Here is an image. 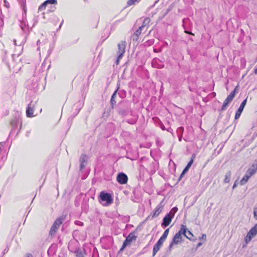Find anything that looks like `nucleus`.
I'll return each instance as SVG.
<instances>
[{
	"instance_id": "nucleus-14",
	"label": "nucleus",
	"mask_w": 257,
	"mask_h": 257,
	"mask_svg": "<svg viewBox=\"0 0 257 257\" xmlns=\"http://www.w3.org/2000/svg\"><path fill=\"white\" fill-rule=\"evenodd\" d=\"M257 171V164H253L249 168L246 172V174L251 177L254 175Z\"/></svg>"
},
{
	"instance_id": "nucleus-40",
	"label": "nucleus",
	"mask_w": 257,
	"mask_h": 257,
	"mask_svg": "<svg viewBox=\"0 0 257 257\" xmlns=\"http://www.w3.org/2000/svg\"><path fill=\"white\" fill-rule=\"evenodd\" d=\"M160 127H161V128L163 130V131H165V130H166V128L165 127V126H164V125L163 124L162 122H161V123H160Z\"/></svg>"
},
{
	"instance_id": "nucleus-34",
	"label": "nucleus",
	"mask_w": 257,
	"mask_h": 257,
	"mask_svg": "<svg viewBox=\"0 0 257 257\" xmlns=\"http://www.w3.org/2000/svg\"><path fill=\"white\" fill-rule=\"evenodd\" d=\"M164 241V240H161V238H160L156 244L161 247L163 244Z\"/></svg>"
},
{
	"instance_id": "nucleus-17",
	"label": "nucleus",
	"mask_w": 257,
	"mask_h": 257,
	"mask_svg": "<svg viewBox=\"0 0 257 257\" xmlns=\"http://www.w3.org/2000/svg\"><path fill=\"white\" fill-rule=\"evenodd\" d=\"M74 253L76 257H84L85 250L84 248H77L74 251Z\"/></svg>"
},
{
	"instance_id": "nucleus-13",
	"label": "nucleus",
	"mask_w": 257,
	"mask_h": 257,
	"mask_svg": "<svg viewBox=\"0 0 257 257\" xmlns=\"http://www.w3.org/2000/svg\"><path fill=\"white\" fill-rule=\"evenodd\" d=\"M34 104L31 102L27 106L26 109V115L28 117H32L34 115Z\"/></svg>"
},
{
	"instance_id": "nucleus-33",
	"label": "nucleus",
	"mask_w": 257,
	"mask_h": 257,
	"mask_svg": "<svg viewBox=\"0 0 257 257\" xmlns=\"http://www.w3.org/2000/svg\"><path fill=\"white\" fill-rule=\"evenodd\" d=\"M228 105V104H226V103H225L224 102H223V103L221 108L220 111H224L225 110H226Z\"/></svg>"
},
{
	"instance_id": "nucleus-44",
	"label": "nucleus",
	"mask_w": 257,
	"mask_h": 257,
	"mask_svg": "<svg viewBox=\"0 0 257 257\" xmlns=\"http://www.w3.org/2000/svg\"><path fill=\"white\" fill-rule=\"evenodd\" d=\"M175 244V243H173V241H172V242H171V243L170 244L169 246V248L170 249H171L173 244Z\"/></svg>"
},
{
	"instance_id": "nucleus-18",
	"label": "nucleus",
	"mask_w": 257,
	"mask_h": 257,
	"mask_svg": "<svg viewBox=\"0 0 257 257\" xmlns=\"http://www.w3.org/2000/svg\"><path fill=\"white\" fill-rule=\"evenodd\" d=\"M117 89L114 91V92L112 94L111 99H110V104L112 106V107H113V105L116 103V101L115 100V97L116 95V93L119 88V86H120L119 83H117Z\"/></svg>"
},
{
	"instance_id": "nucleus-16",
	"label": "nucleus",
	"mask_w": 257,
	"mask_h": 257,
	"mask_svg": "<svg viewBox=\"0 0 257 257\" xmlns=\"http://www.w3.org/2000/svg\"><path fill=\"white\" fill-rule=\"evenodd\" d=\"M163 205L160 203L155 209L153 215V217L158 216L162 211L163 209Z\"/></svg>"
},
{
	"instance_id": "nucleus-35",
	"label": "nucleus",
	"mask_w": 257,
	"mask_h": 257,
	"mask_svg": "<svg viewBox=\"0 0 257 257\" xmlns=\"http://www.w3.org/2000/svg\"><path fill=\"white\" fill-rule=\"evenodd\" d=\"M130 242H131L130 241H127V238H126V239H125V240L124 241V242L123 243L122 248L125 247L127 245H128V244Z\"/></svg>"
},
{
	"instance_id": "nucleus-39",
	"label": "nucleus",
	"mask_w": 257,
	"mask_h": 257,
	"mask_svg": "<svg viewBox=\"0 0 257 257\" xmlns=\"http://www.w3.org/2000/svg\"><path fill=\"white\" fill-rule=\"evenodd\" d=\"M231 101H232V100L227 97L224 101V102L225 103H226V104H229Z\"/></svg>"
},
{
	"instance_id": "nucleus-10",
	"label": "nucleus",
	"mask_w": 257,
	"mask_h": 257,
	"mask_svg": "<svg viewBox=\"0 0 257 257\" xmlns=\"http://www.w3.org/2000/svg\"><path fill=\"white\" fill-rule=\"evenodd\" d=\"M19 123L20 124V129L22 125V121L21 119L20 118L15 117L11 120L10 124L12 127V131H13L15 129H16L18 127V125Z\"/></svg>"
},
{
	"instance_id": "nucleus-5",
	"label": "nucleus",
	"mask_w": 257,
	"mask_h": 257,
	"mask_svg": "<svg viewBox=\"0 0 257 257\" xmlns=\"http://www.w3.org/2000/svg\"><path fill=\"white\" fill-rule=\"evenodd\" d=\"M125 47L126 42L125 41H122L118 44V51L117 52L118 57L115 62L116 65L119 64V60L122 57L125 52Z\"/></svg>"
},
{
	"instance_id": "nucleus-22",
	"label": "nucleus",
	"mask_w": 257,
	"mask_h": 257,
	"mask_svg": "<svg viewBox=\"0 0 257 257\" xmlns=\"http://www.w3.org/2000/svg\"><path fill=\"white\" fill-rule=\"evenodd\" d=\"M126 238L127 241H130V242H131L132 240L136 239L137 236L135 235L134 233L131 232L128 234Z\"/></svg>"
},
{
	"instance_id": "nucleus-58",
	"label": "nucleus",
	"mask_w": 257,
	"mask_h": 257,
	"mask_svg": "<svg viewBox=\"0 0 257 257\" xmlns=\"http://www.w3.org/2000/svg\"><path fill=\"white\" fill-rule=\"evenodd\" d=\"M14 44L16 45V40L14 41Z\"/></svg>"
},
{
	"instance_id": "nucleus-12",
	"label": "nucleus",
	"mask_w": 257,
	"mask_h": 257,
	"mask_svg": "<svg viewBox=\"0 0 257 257\" xmlns=\"http://www.w3.org/2000/svg\"><path fill=\"white\" fill-rule=\"evenodd\" d=\"M172 219L173 218L170 215L167 214L163 219V222L161 224L162 227L164 228L168 226L171 223Z\"/></svg>"
},
{
	"instance_id": "nucleus-21",
	"label": "nucleus",
	"mask_w": 257,
	"mask_h": 257,
	"mask_svg": "<svg viewBox=\"0 0 257 257\" xmlns=\"http://www.w3.org/2000/svg\"><path fill=\"white\" fill-rule=\"evenodd\" d=\"M237 87H238V85L235 87L234 89L230 93V94H229V95H228V96L227 97L229 99H231V100H232L234 98L236 93L237 92Z\"/></svg>"
},
{
	"instance_id": "nucleus-41",
	"label": "nucleus",
	"mask_w": 257,
	"mask_h": 257,
	"mask_svg": "<svg viewBox=\"0 0 257 257\" xmlns=\"http://www.w3.org/2000/svg\"><path fill=\"white\" fill-rule=\"evenodd\" d=\"M166 130L168 132H170V133L171 134H173V129L171 128V127H169L168 128H166Z\"/></svg>"
},
{
	"instance_id": "nucleus-7",
	"label": "nucleus",
	"mask_w": 257,
	"mask_h": 257,
	"mask_svg": "<svg viewBox=\"0 0 257 257\" xmlns=\"http://www.w3.org/2000/svg\"><path fill=\"white\" fill-rule=\"evenodd\" d=\"M152 65L153 67L158 69L163 68L165 66L163 63V61L161 60L160 59L157 58H154L152 60Z\"/></svg>"
},
{
	"instance_id": "nucleus-59",
	"label": "nucleus",
	"mask_w": 257,
	"mask_h": 257,
	"mask_svg": "<svg viewBox=\"0 0 257 257\" xmlns=\"http://www.w3.org/2000/svg\"><path fill=\"white\" fill-rule=\"evenodd\" d=\"M213 95H214V96L216 95L215 93V92H213Z\"/></svg>"
},
{
	"instance_id": "nucleus-23",
	"label": "nucleus",
	"mask_w": 257,
	"mask_h": 257,
	"mask_svg": "<svg viewBox=\"0 0 257 257\" xmlns=\"http://www.w3.org/2000/svg\"><path fill=\"white\" fill-rule=\"evenodd\" d=\"M185 235H184L187 238L189 239V240H193L192 237H193V234L192 233L189 231V230H186V232L185 233Z\"/></svg>"
},
{
	"instance_id": "nucleus-32",
	"label": "nucleus",
	"mask_w": 257,
	"mask_h": 257,
	"mask_svg": "<svg viewBox=\"0 0 257 257\" xmlns=\"http://www.w3.org/2000/svg\"><path fill=\"white\" fill-rule=\"evenodd\" d=\"M189 168H187V167H185V168L183 169L182 173L181 174V175L179 178V180L181 179L182 177L184 175V174L188 171Z\"/></svg>"
},
{
	"instance_id": "nucleus-1",
	"label": "nucleus",
	"mask_w": 257,
	"mask_h": 257,
	"mask_svg": "<svg viewBox=\"0 0 257 257\" xmlns=\"http://www.w3.org/2000/svg\"><path fill=\"white\" fill-rule=\"evenodd\" d=\"M99 201L103 206H108L113 202L111 195L108 193L102 191L99 195Z\"/></svg>"
},
{
	"instance_id": "nucleus-42",
	"label": "nucleus",
	"mask_w": 257,
	"mask_h": 257,
	"mask_svg": "<svg viewBox=\"0 0 257 257\" xmlns=\"http://www.w3.org/2000/svg\"><path fill=\"white\" fill-rule=\"evenodd\" d=\"M206 235L205 234H203L202 237H199V239H206Z\"/></svg>"
},
{
	"instance_id": "nucleus-49",
	"label": "nucleus",
	"mask_w": 257,
	"mask_h": 257,
	"mask_svg": "<svg viewBox=\"0 0 257 257\" xmlns=\"http://www.w3.org/2000/svg\"><path fill=\"white\" fill-rule=\"evenodd\" d=\"M236 186H237V184H236V183L235 181L232 186V189H234L236 187Z\"/></svg>"
},
{
	"instance_id": "nucleus-36",
	"label": "nucleus",
	"mask_w": 257,
	"mask_h": 257,
	"mask_svg": "<svg viewBox=\"0 0 257 257\" xmlns=\"http://www.w3.org/2000/svg\"><path fill=\"white\" fill-rule=\"evenodd\" d=\"M253 217L255 220H257V207L254 208Z\"/></svg>"
},
{
	"instance_id": "nucleus-29",
	"label": "nucleus",
	"mask_w": 257,
	"mask_h": 257,
	"mask_svg": "<svg viewBox=\"0 0 257 257\" xmlns=\"http://www.w3.org/2000/svg\"><path fill=\"white\" fill-rule=\"evenodd\" d=\"M184 132V127L180 126L178 127L177 130V135L183 136V134Z\"/></svg>"
},
{
	"instance_id": "nucleus-46",
	"label": "nucleus",
	"mask_w": 257,
	"mask_h": 257,
	"mask_svg": "<svg viewBox=\"0 0 257 257\" xmlns=\"http://www.w3.org/2000/svg\"><path fill=\"white\" fill-rule=\"evenodd\" d=\"M24 257H33V255L31 253H27Z\"/></svg>"
},
{
	"instance_id": "nucleus-26",
	"label": "nucleus",
	"mask_w": 257,
	"mask_h": 257,
	"mask_svg": "<svg viewBox=\"0 0 257 257\" xmlns=\"http://www.w3.org/2000/svg\"><path fill=\"white\" fill-rule=\"evenodd\" d=\"M161 248V246L158 245L157 244H155L153 247V256H154L157 252L160 250Z\"/></svg>"
},
{
	"instance_id": "nucleus-19",
	"label": "nucleus",
	"mask_w": 257,
	"mask_h": 257,
	"mask_svg": "<svg viewBox=\"0 0 257 257\" xmlns=\"http://www.w3.org/2000/svg\"><path fill=\"white\" fill-rule=\"evenodd\" d=\"M150 19L149 18H146L145 19H144L143 21L142 25L140 27H142V28H143L145 30V31H146L148 28L149 24L150 23Z\"/></svg>"
},
{
	"instance_id": "nucleus-56",
	"label": "nucleus",
	"mask_w": 257,
	"mask_h": 257,
	"mask_svg": "<svg viewBox=\"0 0 257 257\" xmlns=\"http://www.w3.org/2000/svg\"><path fill=\"white\" fill-rule=\"evenodd\" d=\"M254 73L257 74V67L254 69Z\"/></svg>"
},
{
	"instance_id": "nucleus-45",
	"label": "nucleus",
	"mask_w": 257,
	"mask_h": 257,
	"mask_svg": "<svg viewBox=\"0 0 257 257\" xmlns=\"http://www.w3.org/2000/svg\"><path fill=\"white\" fill-rule=\"evenodd\" d=\"M5 4V6L6 7L9 8V4L8 1H4Z\"/></svg>"
},
{
	"instance_id": "nucleus-2",
	"label": "nucleus",
	"mask_w": 257,
	"mask_h": 257,
	"mask_svg": "<svg viewBox=\"0 0 257 257\" xmlns=\"http://www.w3.org/2000/svg\"><path fill=\"white\" fill-rule=\"evenodd\" d=\"M65 219V217L63 216H61L58 217L56 219L53 224H52L50 232L49 234L51 236H53L55 233L57 232V230L60 227V225L63 223Z\"/></svg>"
},
{
	"instance_id": "nucleus-20",
	"label": "nucleus",
	"mask_w": 257,
	"mask_h": 257,
	"mask_svg": "<svg viewBox=\"0 0 257 257\" xmlns=\"http://www.w3.org/2000/svg\"><path fill=\"white\" fill-rule=\"evenodd\" d=\"M251 177L248 176L247 174L245 173V175L243 177V178L241 179V180L240 181V185H244L248 181V180Z\"/></svg>"
},
{
	"instance_id": "nucleus-53",
	"label": "nucleus",
	"mask_w": 257,
	"mask_h": 257,
	"mask_svg": "<svg viewBox=\"0 0 257 257\" xmlns=\"http://www.w3.org/2000/svg\"><path fill=\"white\" fill-rule=\"evenodd\" d=\"M2 147H3V144L2 143H0V150L2 149Z\"/></svg>"
},
{
	"instance_id": "nucleus-4",
	"label": "nucleus",
	"mask_w": 257,
	"mask_h": 257,
	"mask_svg": "<svg viewBox=\"0 0 257 257\" xmlns=\"http://www.w3.org/2000/svg\"><path fill=\"white\" fill-rule=\"evenodd\" d=\"M186 230H187L186 226L185 225L182 224L181 225V228H180V230L175 234V235L172 239L173 243H175V244H177L179 242H180L181 241V238H182L181 235H182V234L185 235V233Z\"/></svg>"
},
{
	"instance_id": "nucleus-47",
	"label": "nucleus",
	"mask_w": 257,
	"mask_h": 257,
	"mask_svg": "<svg viewBox=\"0 0 257 257\" xmlns=\"http://www.w3.org/2000/svg\"><path fill=\"white\" fill-rule=\"evenodd\" d=\"M161 51V50L160 49L158 50L157 49H154V52L155 53H159V52H160Z\"/></svg>"
},
{
	"instance_id": "nucleus-28",
	"label": "nucleus",
	"mask_w": 257,
	"mask_h": 257,
	"mask_svg": "<svg viewBox=\"0 0 257 257\" xmlns=\"http://www.w3.org/2000/svg\"><path fill=\"white\" fill-rule=\"evenodd\" d=\"M142 31H145V30L142 28V27H140L139 29L135 32L134 36L137 37V38L139 37V36L141 34Z\"/></svg>"
},
{
	"instance_id": "nucleus-57",
	"label": "nucleus",
	"mask_w": 257,
	"mask_h": 257,
	"mask_svg": "<svg viewBox=\"0 0 257 257\" xmlns=\"http://www.w3.org/2000/svg\"><path fill=\"white\" fill-rule=\"evenodd\" d=\"M119 113H120V114H122V115H123V114H124V113L123 111H119Z\"/></svg>"
},
{
	"instance_id": "nucleus-11",
	"label": "nucleus",
	"mask_w": 257,
	"mask_h": 257,
	"mask_svg": "<svg viewBox=\"0 0 257 257\" xmlns=\"http://www.w3.org/2000/svg\"><path fill=\"white\" fill-rule=\"evenodd\" d=\"M246 101H247V99H245L241 102V103L240 105L239 108H238V109L236 111L235 115V119H238L240 117V116L241 115V113L242 112L245 105H246Z\"/></svg>"
},
{
	"instance_id": "nucleus-9",
	"label": "nucleus",
	"mask_w": 257,
	"mask_h": 257,
	"mask_svg": "<svg viewBox=\"0 0 257 257\" xmlns=\"http://www.w3.org/2000/svg\"><path fill=\"white\" fill-rule=\"evenodd\" d=\"M34 26L33 25L31 27L29 25L27 20H25L23 18V21L21 22L20 27L21 29L25 33L29 32L32 27Z\"/></svg>"
},
{
	"instance_id": "nucleus-15",
	"label": "nucleus",
	"mask_w": 257,
	"mask_h": 257,
	"mask_svg": "<svg viewBox=\"0 0 257 257\" xmlns=\"http://www.w3.org/2000/svg\"><path fill=\"white\" fill-rule=\"evenodd\" d=\"M87 156L86 155H82L81 156L79 162H80V169L82 170L84 167L87 163Z\"/></svg>"
},
{
	"instance_id": "nucleus-52",
	"label": "nucleus",
	"mask_w": 257,
	"mask_h": 257,
	"mask_svg": "<svg viewBox=\"0 0 257 257\" xmlns=\"http://www.w3.org/2000/svg\"><path fill=\"white\" fill-rule=\"evenodd\" d=\"M63 20H62V21L61 22V24H60V25L59 26V29L61 28V26H62V25L63 24Z\"/></svg>"
},
{
	"instance_id": "nucleus-48",
	"label": "nucleus",
	"mask_w": 257,
	"mask_h": 257,
	"mask_svg": "<svg viewBox=\"0 0 257 257\" xmlns=\"http://www.w3.org/2000/svg\"><path fill=\"white\" fill-rule=\"evenodd\" d=\"M178 140L180 142H181L182 141V136H180V135H178Z\"/></svg>"
},
{
	"instance_id": "nucleus-30",
	"label": "nucleus",
	"mask_w": 257,
	"mask_h": 257,
	"mask_svg": "<svg viewBox=\"0 0 257 257\" xmlns=\"http://www.w3.org/2000/svg\"><path fill=\"white\" fill-rule=\"evenodd\" d=\"M21 7L23 8L24 13L23 15L26 14L27 9H26V1H22V3L21 4Z\"/></svg>"
},
{
	"instance_id": "nucleus-27",
	"label": "nucleus",
	"mask_w": 257,
	"mask_h": 257,
	"mask_svg": "<svg viewBox=\"0 0 257 257\" xmlns=\"http://www.w3.org/2000/svg\"><path fill=\"white\" fill-rule=\"evenodd\" d=\"M169 228H167L165 230L163 235L160 237V238H161V240H166V239L167 237V236L169 234Z\"/></svg>"
},
{
	"instance_id": "nucleus-31",
	"label": "nucleus",
	"mask_w": 257,
	"mask_h": 257,
	"mask_svg": "<svg viewBox=\"0 0 257 257\" xmlns=\"http://www.w3.org/2000/svg\"><path fill=\"white\" fill-rule=\"evenodd\" d=\"M195 154H193L192 155V157L191 158V160H190V161L188 163L187 165H186V167H187V168H190V167L191 166L193 162V159L195 158Z\"/></svg>"
},
{
	"instance_id": "nucleus-54",
	"label": "nucleus",
	"mask_w": 257,
	"mask_h": 257,
	"mask_svg": "<svg viewBox=\"0 0 257 257\" xmlns=\"http://www.w3.org/2000/svg\"><path fill=\"white\" fill-rule=\"evenodd\" d=\"M128 122V123H130V124H134L135 122H132V121H128L127 120V121Z\"/></svg>"
},
{
	"instance_id": "nucleus-51",
	"label": "nucleus",
	"mask_w": 257,
	"mask_h": 257,
	"mask_svg": "<svg viewBox=\"0 0 257 257\" xmlns=\"http://www.w3.org/2000/svg\"><path fill=\"white\" fill-rule=\"evenodd\" d=\"M3 25V21L2 19H1L0 20V26H2Z\"/></svg>"
},
{
	"instance_id": "nucleus-3",
	"label": "nucleus",
	"mask_w": 257,
	"mask_h": 257,
	"mask_svg": "<svg viewBox=\"0 0 257 257\" xmlns=\"http://www.w3.org/2000/svg\"><path fill=\"white\" fill-rule=\"evenodd\" d=\"M57 2V1H44V2L39 7L38 11H42L48 7V11L49 12H53L55 11L56 8L53 5H56Z\"/></svg>"
},
{
	"instance_id": "nucleus-24",
	"label": "nucleus",
	"mask_w": 257,
	"mask_h": 257,
	"mask_svg": "<svg viewBox=\"0 0 257 257\" xmlns=\"http://www.w3.org/2000/svg\"><path fill=\"white\" fill-rule=\"evenodd\" d=\"M231 172L228 171L227 172L225 175V178L224 180V183H229L230 180V177H231Z\"/></svg>"
},
{
	"instance_id": "nucleus-8",
	"label": "nucleus",
	"mask_w": 257,
	"mask_h": 257,
	"mask_svg": "<svg viewBox=\"0 0 257 257\" xmlns=\"http://www.w3.org/2000/svg\"><path fill=\"white\" fill-rule=\"evenodd\" d=\"M127 176L124 173L122 172L118 174L116 178V180L120 184H126L127 182Z\"/></svg>"
},
{
	"instance_id": "nucleus-38",
	"label": "nucleus",
	"mask_w": 257,
	"mask_h": 257,
	"mask_svg": "<svg viewBox=\"0 0 257 257\" xmlns=\"http://www.w3.org/2000/svg\"><path fill=\"white\" fill-rule=\"evenodd\" d=\"M75 223L76 224V225H79V226H83V223L81 221H75Z\"/></svg>"
},
{
	"instance_id": "nucleus-55",
	"label": "nucleus",
	"mask_w": 257,
	"mask_h": 257,
	"mask_svg": "<svg viewBox=\"0 0 257 257\" xmlns=\"http://www.w3.org/2000/svg\"><path fill=\"white\" fill-rule=\"evenodd\" d=\"M128 122V123H130V124H134L135 122H132V121H128L127 120V121Z\"/></svg>"
},
{
	"instance_id": "nucleus-43",
	"label": "nucleus",
	"mask_w": 257,
	"mask_h": 257,
	"mask_svg": "<svg viewBox=\"0 0 257 257\" xmlns=\"http://www.w3.org/2000/svg\"><path fill=\"white\" fill-rule=\"evenodd\" d=\"M184 32L186 34H190V35H194V34L192 32H190L189 31H187L186 30H185Z\"/></svg>"
},
{
	"instance_id": "nucleus-50",
	"label": "nucleus",
	"mask_w": 257,
	"mask_h": 257,
	"mask_svg": "<svg viewBox=\"0 0 257 257\" xmlns=\"http://www.w3.org/2000/svg\"><path fill=\"white\" fill-rule=\"evenodd\" d=\"M202 245V243L201 242H199L197 245V247H198Z\"/></svg>"
},
{
	"instance_id": "nucleus-25",
	"label": "nucleus",
	"mask_w": 257,
	"mask_h": 257,
	"mask_svg": "<svg viewBox=\"0 0 257 257\" xmlns=\"http://www.w3.org/2000/svg\"><path fill=\"white\" fill-rule=\"evenodd\" d=\"M178 211V208L177 207H173L171 210V211H170V212L169 213H167V214H169L171 215V216L172 217V218H173V217H174V215L175 214V213L177 212V211Z\"/></svg>"
},
{
	"instance_id": "nucleus-6",
	"label": "nucleus",
	"mask_w": 257,
	"mask_h": 257,
	"mask_svg": "<svg viewBox=\"0 0 257 257\" xmlns=\"http://www.w3.org/2000/svg\"><path fill=\"white\" fill-rule=\"evenodd\" d=\"M257 234V223L252 227L248 232L246 237H245V241L246 243H248L251 239L255 236Z\"/></svg>"
},
{
	"instance_id": "nucleus-37",
	"label": "nucleus",
	"mask_w": 257,
	"mask_h": 257,
	"mask_svg": "<svg viewBox=\"0 0 257 257\" xmlns=\"http://www.w3.org/2000/svg\"><path fill=\"white\" fill-rule=\"evenodd\" d=\"M138 1H127V6H130L133 5H135L136 2Z\"/></svg>"
}]
</instances>
